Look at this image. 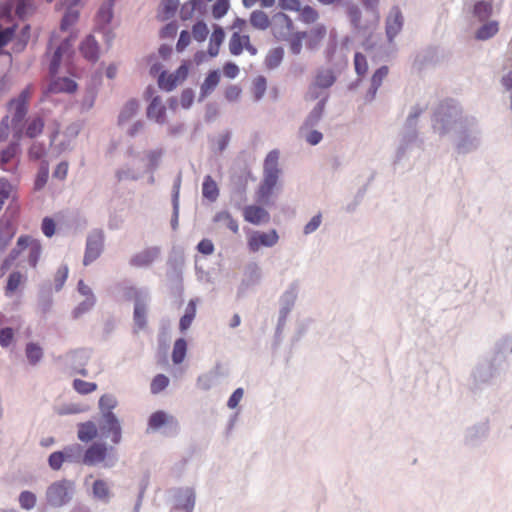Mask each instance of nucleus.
<instances>
[{"label": "nucleus", "mask_w": 512, "mask_h": 512, "mask_svg": "<svg viewBox=\"0 0 512 512\" xmlns=\"http://www.w3.org/2000/svg\"><path fill=\"white\" fill-rule=\"evenodd\" d=\"M208 33H209L208 27L202 21L195 23L192 27V35H193L194 39L199 42L204 41L206 39Z\"/></svg>", "instance_id": "052dcab7"}, {"label": "nucleus", "mask_w": 512, "mask_h": 512, "mask_svg": "<svg viewBox=\"0 0 512 512\" xmlns=\"http://www.w3.org/2000/svg\"><path fill=\"white\" fill-rule=\"evenodd\" d=\"M65 460L72 463H82L83 448L79 444L66 446L63 451Z\"/></svg>", "instance_id": "e433bc0d"}, {"label": "nucleus", "mask_w": 512, "mask_h": 512, "mask_svg": "<svg viewBox=\"0 0 512 512\" xmlns=\"http://www.w3.org/2000/svg\"><path fill=\"white\" fill-rule=\"evenodd\" d=\"M195 504V494L192 490H185L179 496V503L177 505L178 509L184 510L186 512H192Z\"/></svg>", "instance_id": "58836bf2"}, {"label": "nucleus", "mask_w": 512, "mask_h": 512, "mask_svg": "<svg viewBox=\"0 0 512 512\" xmlns=\"http://www.w3.org/2000/svg\"><path fill=\"white\" fill-rule=\"evenodd\" d=\"M281 170L279 168V151H270L263 165V179L256 192L257 200L267 203L277 186Z\"/></svg>", "instance_id": "f03ea898"}, {"label": "nucleus", "mask_w": 512, "mask_h": 512, "mask_svg": "<svg viewBox=\"0 0 512 512\" xmlns=\"http://www.w3.org/2000/svg\"><path fill=\"white\" fill-rule=\"evenodd\" d=\"M299 133L301 137H303L306 142L310 145H317L323 139V135L321 132L317 130H311V128H307L306 131H302V126L300 127Z\"/></svg>", "instance_id": "5fc2aeb1"}, {"label": "nucleus", "mask_w": 512, "mask_h": 512, "mask_svg": "<svg viewBox=\"0 0 512 512\" xmlns=\"http://www.w3.org/2000/svg\"><path fill=\"white\" fill-rule=\"evenodd\" d=\"M100 430L106 438H111L114 444L120 443L122 439V428L120 421L114 413H108L102 417Z\"/></svg>", "instance_id": "0eeeda50"}, {"label": "nucleus", "mask_w": 512, "mask_h": 512, "mask_svg": "<svg viewBox=\"0 0 512 512\" xmlns=\"http://www.w3.org/2000/svg\"><path fill=\"white\" fill-rule=\"evenodd\" d=\"M273 34L278 40H288L294 30V23L290 16L283 12L274 15Z\"/></svg>", "instance_id": "9d476101"}, {"label": "nucleus", "mask_w": 512, "mask_h": 512, "mask_svg": "<svg viewBox=\"0 0 512 512\" xmlns=\"http://www.w3.org/2000/svg\"><path fill=\"white\" fill-rule=\"evenodd\" d=\"M388 74V66H381L373 73L371 77V87L369 88L366 94V98L368 101H372L375 98L378 89L381 87L384 79L388 76Z\"/></svg>", "instance_id": "a211bd4d"}, {"label": "nucleus", "mask_w": 512, "mask_h": 512, "mask_svg": "<svg viewBox=\"0 0 512 512\" xmlns=\"http://www.w3.org/2000/svg\"><path fill=\"white\" fill-rule=\"evenodd\" d=\"M147 118L158 124L166 123V106L162 103V99L156 96L152 99L147 107Z\"/></svg>", "instance_id": "2eb2a0df"}, {"label": "nucleus", "mask_w": 512, "mask_h": 512, "mask_svg": "<svg viewBox=\"0 0 512 512\" xmlns=\"http://www.w3.org/2000/svg\"><path fill=\"white\" fill-rule=\"evenodd\" d=\"M74 483L67 479L53 482L46 491V499L53 507H62L70 502Z\"/></svg>", "instance_id": "39448f33"}, {"label": "nucleus", "mask_w": 512, "mask_h": 512, "mask_svg": "<svg viewBox=\"0 0 512 512\" xmlns=\"http://www.w3.org/2000/svg\"><path fill=\"white\" fill-rule=\"evenodd\" d=\"M225 33L222 27L215 26L210 36L208 53L211 57H215L219 54L220 47L224 41Z\"/></svg>", "instance_id": "b1692460"}, {"label": "nucleus", "mask_w": 512, "mask_h": 512, "mask_svg": "<svg viewBox=\"0 0 512 512\" xmlns=\"http://www.w3.org/2000/svg\"><path fill=\"white\" fill-rule=\"evenodd\" d=\"M179 84H181L176 78H174L173 73L167 74L166 71H162L158 77V86L165 91H172Z\"/></svg>", "instance_id": "ea45409f"}, {"label": "nucleus", "mask_w": 512, "mask_h": 512, "mask_svg": "<svg viewBox=\"0 0 512 512\" xmlns=\"http://www.w3.org/2000/svg\"><path fill=\"white\" fill-rule=\"evenodd\" d=\"M187 351V343L183 338H179L175 341L172 352V360L175 364L183 362Z\"/></svg>", "instance_id": "a19ab883"}, {"label": "nucleus", "mask_w": 512, "mask_h": 512, "mask_svg": "<svg viewBox=\"0 0 512 512\" xmlns=\"http://www.w3.org/2000/svg\"><path fill=\"white\" fill-rule=\"evenodd\" d=\"M79 18V12L75 9L69 8L64 14L60 29L62 32H67L71 26H73Z\"/></svg>", "instance_id": "de8ad7c7"}, {"label": "nucleus", "mask_w": 512, "mask_h": 512, "mask_svg": "<svg viewBox=\"0 0 512 512\" xmlns=\"http://www.w3.org/2000/svg\"><path fill=\"white\" fill-rule=\"evenodd\" d=\"M93 496L101 501L108 502L111 497L110 487L107 481L98 479L92 485Z\"/></svg>", "instance_id": "c756f323"}, {"label": "nucleus", "mask_w": 512, "mask_h": 512, "mask_svg": "<svg viewBox=\"0 0 512 512\" xmlns=\"http://www.w3.org/2000/svg\"><path fill=\"white\" fill-rule=\"evenodd\" d=\"M42 233L51 238L56 232V222L51 217H44L41 223Z\"/></svg>", "instance_id": "338daca9"}, {"label": "nucleus", "mask_w": 512, "mask_h": 512, "mask_svg": "<svg viewBox=\"0 0 512 512\" xmlns=\"http://www.w3.org/2000/svg\"><path fill=\"white\" fill-rule=\"evenodd\" d=\"M104 247V233L101 230L93 231L86 242V249L83 258L85 266L94 262L102 253Z\"/></svg>", "instance_id": "423d86ee"}, {"label": "nucleus", "mask_w": 512, "mask_h": 512, "mask_svg": "<svg viewBox=\"0 0 512 512\" xmlns=\"http://www.w3.org/2000/svg\"><path fill=\"white\" fill-rule=\"evenodd\" d=\"M247 27L246 20L242 18H236L230 26L233 31L228 41V49L231 55L239 56L244 51H247L251 56L258 53L257 48L251 43Z\"/></svg>", "instance_id": "7ed1b4c3"}, {"label": "nucleus", "mask_w": 512, "mask_h": 512, "mask_svg": "<svg viewBox=\"0 0 512 512\" xmlns=\"http://www.w3.org/2000/svg\"><path fill=\"white\" fill-rule=\"evenodd\" d=\"M28 249L27 263L30 267L36 268L42 255L41 242L27 234L20 235L17 239L16 246L7 255L12 261H16L21 253Z\"/></svg>", "instance_id": "20e7f679"}, {"label": "nucleus", "mask_w": 512, "mask_h": 512, "mask_svg": "<svg viewBox=\"0 0 512 512\" xmlns=\"http://www.w3.org/2000/svg\"><path fill=\"white\" fill-rule=\"evenodd\" d=\"M213 221L215 223L223 224L235 234L238 233L239 231L238 222L233 218L231 213H229L228 211H220L216 213L215 216L213 217Z\"/></svg>", "instance_id": "7c9ffc66"}, {"label": "nucleus", "mask_w": 512, "mask_h": 512, "mask_svg": "<svg viewBox=\"0 0 512 512\" xmlns=\"http://www.w3.org/2000/svg\"><path fill=\"white\" fill-rule=\"evenodd\" d=\"M74 40L75 37L69 35L68 37H65L61 44L56 47L49 66V71L52 76L58 72L62 59L70 57Z\"/></svg>", "instance_id": "1a4fd4ad"}, {"label": "nucleus", "mask_w": 512, "mask_h": 512, "mask_svg": "<svg viewBox=\"0 0 512 512\" xmlns=\"http://www.w3.org/2000/svg\"><path fill=\"white\" fill-rule=\"evenodd\" d=\"M492 4L485 1H479L474 6V15L479 21L487 20L492 14Z\"/></svg>", "instance_id": "c03bdc74"}, {"label": "nucleus", "mask_w": 512, "mask_h": 512, "mask_svg": "<svg viewBox=\"0 0 512 512\" xmlns=\"http://www.w3.org/2000/svg\"><path fill=\"white\" fill-rule=\"evenodd\" d=\"M113 17V0L104 2L98 10L96 15V23L100 28H104L110 23Z\"/></svg>", "instance_id": "bb28decb"}, {"label": "nucleus", "mask_w": 512, "mask_h": 512, "mask_svg": "<svg viewBox=\"0 0 512 512\" xmlns=\"http://www.w3.org/2000/svg\"><path fill=\"white\" fill-rule=\"evenodd\" d=\"M298 13L299 20L305 24H312L319 18V13L317 10L309 5H305L303 7L301 6L300 10H298Z\"/></svg>", "instance_id": "37998d69"}, {"label": "nucleus", "mask_w": 512, "mask_h": 512, "mask_svg": "<svg viewBox=\"0 0 512 512\" xmlns=\"http://www.w3.org/2000/svg\"><path fill=\"white\" fill-rule=\"evenodd\" d=\"M32 90V86L28 85L17 98H13L8 102L7 109L9 115H6L0 122V141L7 140L11 131L15 141L21 139L23 133L22 121L28 112Z\"/></svg>", "instance_id": "f257e3e1"}, {"label": "nucleus", "mask_w": 512, "mask_h": 512, "mask_svg": "<svg viewBox=\"0 0 512 512\" xmlns=\"http://www.w3.org/2000/svg\"><path fill=\"white\" fill-rule=\"evenodd\" d=\"M139 108V104L135 99L129 100L124 107L122 108L119 114V124H123L129 121L132 117L135 116Z\"/></svg>", "instance_id": "4c0bfd02"}, {"label": "nucleus", "mask_w": 512, "mask_h": 512, "mask_svg": "<svg viewBox=\"0 0 512 512\" xmlns=\"http://www.w3.org/2000/svg\"><path fill=\"white\" fill-rule=\"evenodd\" d=\"M279 240L276 230L272 229L268 232H253L248 238V248L251 252H257L262 246L272 247Z\"/></svg>", "instance_id": "6e6552de"}, {"label": "nucleus", "mask_w": 512, "mask_h": 512, "mask_svg": "<svg viewBox=\"0 0 512 512\" xmlns=\"http://www.w3.org/2000/svg\"><path fill=\"white\" fill-rule=\"evenodd\" d=\"M229 8V0H217L212 6V15L215 19H220L228 12Z\"/></svg>", "instance_id": "bf43d9fd"}, {"label": "nucleus", "mask_w": 512, "mask_h": 512, "mask_svg": "<svg viewBox=\"0 0 512 512\" xmlns=\"http://www.w3.org/2000/svg\"><path fill=\"white\" fill-rule=\"evenodd\" d=\"M347 16L351 25L357 30H365L373 25L371 24V21L369 23L363 22L362 11L357 5H351L348 7Z\"/></svg>", "instance_id": "393cba45"}, {"label": "nucleus", "mask_w": 512, "mask_h": 512, "mask_svg": "<svg viewBox=\"0 0 512 512\" xmlns=\"http://www.w3.org/2000/svg\"><path fill=\"white\" fill-rule=\"evenodd\" d=\"M108 447L104 443H93L83 454L82 464L94 466L104 462L108 455Z\"/></svg>", "instance_id": "9b49d317"}, {"label": "nucleus", "mask_w": 512, "mask_h": 512, "mask_svg": "<svg viewBox=\"0 0 512 512\" xmlns=\"http://www.w3.org/2000/svg\"><path fill=\"white\" fill-rule=\"evenodd\" d=\"M219 81H220V75H219L218 71H211L207 75V77L205 78V80L201 86V90H202L203 94H208L212 90H214L215 87L219 84Z\"/></svg>", "instance_id": "8fccbe9b"}, {"label": "nucleus", "mask_w": 512, "mask_h": 512, "mask_svg": "<svg viewBox=\"0 0 512 512\" xmlns=\"http://www.w3.org/2000/svg\"><path fill=\"white\" fill-rule=\"evenodd\" d=\"M158 255V248H148L134 255L130 260V264L135 267L148 266L154 262Z\"/></svg>", "instance_id": "6ab92c4d"}, {"label": "nucleus", "mask_w": 512, "mask_h": 512, "mask_svg": "<svg viewBox=\"0 0 512 512\" xmlns=\"http://www.w3.org/2000/svg\"><path fill=\"white\" fill-rule=\"evenodd\" d=\"M202 195L211 202L216 201L219 196L218 185L210 175H207L204 178L202 184Z\"/></svg>", "instance_id": "c85d7f7f"}, {"label": "nucleus", "mask_w": 512, "mask_h": 512, "mask_svg": "<svg viewBox=\"0 0 512 512\" xmlns=\"http://www.w3.org/2000/svg\"><path fill=\"white\" fill-rule=\"evenodd\" d=\"M403 26V16L398 7H393L386 19V34L389 41L401 31Z\"/></svg>", "instance_id": "4468645a"}, {"label": "nucleus", "mask_w": 512, "mask_h": 512, "mask_svg": "<svg viewBox=\"0 0 512 512\" xmlns=\"http://www.w3.org/2000/svg\"><path fill=\"white\" fill-rule=\"evenodd\" d=\"M284 56V50L281 47L271 49L265 59L266 66L270 69L277 67Z\"/></svg>", "instance_id": "a18cd8bd"}, {"label": "nucleus", "mask_w": 512, "mask_h": 512, "mask_svg": "<svg viewBox=\"0 0 512 512\" xmlns=\"http://www.w3.org/2000/svg\"><path fill=\"white\" fill-rule=\"evenodd\" d=\"M243 218L253 225L266 224L270 221L269 212L258 205H248L243 209Z\"/></svg>", "instance_id": "f8f14e48"}, {"label": "nucleus", "mask_w": 512, "mask_h": 512, "mask_svg": "<svg viewBox=\"0 0 512 512\" xmlns=\"http://www.w3.org/2000/svg\"><path fill=\"white\" fill-rule=\"evenodd\" d=\"M169 384V379L164 374L156 375L150 385L152 394H158L163 391Z\"/></svg>", "instance_id": "864d4df0"}, {"label": "nucleus", "mask_w": 512, "mask_h": 512, "mask_svg": "<svg viewBox=\"0 0 512 512\" xmlns=\"http://www.w3.org/2000/svg\"><path fill=\"white\" fill-rule=\"evenodd\" d=\"M19 504L21 508L30 510L36 505V496L30 491H23L19 495Z\"/></svg>", "instance_id": "13d9d810"}, {"label": "nucleus", "mask_w": 512, "mask_h": 512, "mask_svg": "<svg viewBox=\"0 0 512 512\" xmlns=\"http://www.w3.org/2000/svg\"><path fill=\"white\" fill-rule=\"evenodd\" d=\"M26 281V277L20 271H13L9 274L7 284L5 286V295L11 296Z\"/></svg>", "instance_id": "cd10ccee"}, {"label": "nucleus", "mask_w": 512, "mask_h": 512, "mask_svg": "<svg viewBox=\"0 0 512 512\" xmlns=\"http://www.w3.org/2000/svg\"><path fill=\"white\" fill-rule=\"evenodd\" d=\"M325 106V100H321L315 108L311 111L307 119L302 125V131H306L307 128L314 126L321 118Z\"/></svg>", "instance_id": "f704fd0d"}, {"label": "nucleus", "mask_w": 512, "mask_h": 512, "mask_svg": "<svg viewBox=\"0 0 512 512\" xmlns=\"http://www.w3.org/2000/svg\"><path fill=\"white\" fill-rule=\"evenodd\" d=\"M278 6L284 11L298 12L302 5L300 0H278Z\"/></svg>", "instance_id": "774afa93"}, {"label": "nucleus", "mask_w": 512, "mask_h": 512, "mask_svg": "<svg viewBox=\"0 0 512 512\" xmlns=\"http://www.w3.org/2000/svg\"><path fill=\"white\" fill-rule=\"evenodd\" d=\"M499 31V24L497 21H490L483 24L475 34L477 40H488L496 35Z\"/></svg>", "instance_id": "2f4dec72"}, {"label": "nucleus", "mask_w": 512, "mask_h": 512, "mask_svg": "<svg viewBox=\"0 0 512 512\" xmlns=\"http://www.w3.org/2000/svg\"><path fill=\"white\" fill-rule=\"evenodd\" d=\"M16 234V227L9 219H0V252L6 250Z\"/></svg>", "instance_id": "f3484780"}, {"label": "nucleus", "mask_w": 512, "mask_h": 512, "mask_svg": "<svg viewBox=\"0 0 512 512\" xmlns=\"http://www.w3.org/2000/svg\"><path fill=\"white\" fill-rule=\"evenodd\" d=\"M354 67L355 72L359 77H364L368 71V62L366 57L360 53L356 52L354 55Z\"/></svg>", "instance_id": "603ef678"}, {"label": "nucleus", "mask_w": 512, "mask_h": 512, "mask_svg": "<svg viewBox=\"0 0 512 512\" xmlns=\"http://www.w3.org/2000/svg\"><path fill=\"white\" fill-rule=\"evenodd\" d=\"M133 319L138 329H144L147 325V308L145 303L138 300L134 306Z\"/></svg>", "instance_id": "473e14b6"}, {"label": "nucleus", "mask_w": 512, "mask_h": 512, "mask_svg": "<svg viewBox=\"0 0 512 512\" xmlns=\"http://www.w3.org/2000/svg\"><path fill=\"white\" fill-rule=\"evenodd\" d=\"M77 89V84L74 80L68 78V77H62V78H55L53 79L48 88V93H73Z\"/></svg>", "instance_id": "dca6fc26"}, {"label": "nucleus", "mask_w": 512, "mask_h": 512, "mask_svg": "<svg viewBox=\"0 0 512 512\" xmlns=\"http://www.w3.org/2000/svg\"><path fill=\"white\" fill-rule=\"evenodd\" d=\"M95 304V297H87L82 303H80L73 311L74 318L80 317L83 313L90 310Z\"/></svg>", "instance_id": "69168bd1"}, {"label": "nucleus", "mask_w": 512, "mask_h": 512, "mask_svg": "<svg viewBox=\"0 0 512 512\" xmlns=\"http://www.w3.org/2000/svg\"><path fill=\"white\" fill-rule=\"evenodd\" d=\"M290 36V50L293 54H299L302 49V41L306 38V32H295L292 33Z\"/></svg>", "instance_id": "6e6d98bb"}, {"label": "nucleus", "mask_w": 512, "mask_h": 512, "mask_svg": "<svg viewBox=\"0 0 512 512\" xmlns=\"http://www.w3.org/2000/svg\"><path fill=\"white\" fill-rule=\"evenodd\" d=\"M82 56L88 61L95 62L99 56V47L97 41L92 35H88L80 45Z\"/></svg>", "instance_id": "aec40b11"}, {"label": "nucleus", "mask_w": 512, "mask_h": 512, "mask_svg": "<svg viewBox=\"0 0 512 512\" xmlns=\"http://www.w3.org/2000/svg\"><path fill=\"white\" fill-rule=\"evenodd\" d=\"M73 388L82 395L90 394L97 389V384L94 382H87L81 379L73 381Z\"/></svg>", "instance_id": "3c124183"}, {"label": "nucleus", "mask_w": 512, "mask_h": 512, "mask_svg": "<svg viewBox=\"0 0 512 512\" xmlns=\"http://www.w3.org/2000/svg\"><path fill=\"white\" fill-rule=\"evenodd\" d=\"M168 420V416L163 411L153 413L149 418V427L152 429H159Z\"/></svg>", "instance_id": "680f3d73"}, {"label": "nucleus", "mask_w": 512, "mask_h": 512, "mask_svg": "<svg viewBox=\"0 0 512 512\" xmlns=\"http://www.w3.org/2000/svg\"><path fill=\"white\" fill-rule=\"evenodd\" d=\"M42 348L34 343H29L26 346V356L31 364H36L42 358Z\"/></svg>", "instance_id": "4d7b16f0"}, {"label": "nucleus", "mask_w": 512, "mask_h": 512, "mask_svg": "<svg viewBox=\"0 0 512 512\" xmlns=\"http://www.w3.org/2000/svg\"><path fill=\"white\" fill-rule=\"evenodd\" d=\"M68 272H69V269L66 265H62L56 271L55 277H54V284H55V289L57 291L61 290L62 287L64 286V283L66 282L67 277H68Z\"/></svg>", "instance_id": "e2e57ef3"}, {"label": "nucleus", "mask_w": 512, "mask_h": 512, "mask_svg": "<svg viewBox=\"0 0 512 512\" xmlns=\"http://www.w3.org/2000/svg\"><path fill=\"white\" fill-rule=\"evenodd\" d=\"M327 34L325 25L318 24L306 32V46L309 49L317 48L320 43L324 40Z\"/></svg>", "instance_id": "412c9836"}, {"label": "nucleus", "mask_w": 512, "mask_h": 512, "mask_svg": "<svg viewBox=\"0 0 512 512\" xmlns=\"http://www.w3.org/2000/svg\"><path fill=\"white\" fill-rule=\"evenodd\" d=\"M43 128H44L43 119L40 117L33 118L28 123V126L26 128V135L29 138H35L42 133Z\"/></svg>", "instance_id": "09e8293b"}, {"label": "nucleus", "mask_w": 512, "mask_h": 512, "mask_svg": "<svg viewBox=\"0 0 512 512\" xmlns=\"http://www.w3.org/2000/svg\"><path fill=\"white\" fill-rule=\"evenodd\" d=\"M325 106V100H321L315 108L311 111L307 119L302 125V131H306L307 128L314 126L321 118Z\"/></svg>", "instance_id": "c9c22d12"}, {"label": "nucleus", "mask_w": 512, "mask_h": 512, "mask_svg": "<svg viewBox=\"0 0 512 512\" xmlns=\"http://www.w3.org/2000/svg\"><path fill=\"white\" fill-rule=\"evenodd\" d=\"M117 406L116 398L111 394H104L99 399V408L102 413V417L105 414L113 413V409Z\"/></svg>", "instance_id": "49530a36"}, {"label": "nucleus", "mask_w": 512, "mask_h": 512, "mask_svg": "<svg viewBox=\"0 0 512 512\" xmlns=\"http://www.w3.org/2000/svg\"><path fill=\"white\" fill-rule=\"evenodd\" d=\"M18 152V141L10 143L5 149L0 151V166L3 170H10L9 165L15 161Z\"/></svg>", "instance_id": "4be33fe9"}, {"label": "nucleus", "mask_w": 512, "mask_h": 512, "mask_svg": "<svg viewBox=\"0 0 512 512\" xmlns=\"http://www.w3.org/2000/svg\"><path fill=\"white\" fill-rule=\"evenodd\" d=\"M65 460V454L62 451H56L50 454L48 458L49 466L52 470H60Z\"/></svg>", "instance_id": "0e129e2a"}, {"label": "nucleus", "mask_w": 512, "mask_h": 512, "mask_svg": "<svg viewBox=\"0 0 512 512\" xmlns=\"http://www.w3.org/2000/svg\"><path fill=\"white\" fill-rule=\"evenodd\" d=\"M336 81L334 71L332 69H319L315 75L313 84L310 87L311 99H316L318 95L314 92L316 88L327 89Z\"/></svg>", "instance_id": "ddd939ff"}, {"label": "nucleus", "mask_w": 512, "mask_h": 512, "mask_svg": "<svg viewBox=\"0 0 512 512\" xmlns=\"http://www.w3.org/2000/svg\"><path fill=\"white\" fill-rule=\"evenodd\" d=\"M17 198V188L8 180L0 178V211L7 200L11 199V201L14 202Z\"/></svg>", "instance_id": "5701e85b"}, {"label": "nucleus", "mask_w": 512, "mask_h": 512, "mask_svg": "<svg viewBox=\"0 0 512 512\" xmlns=\"http://www.w3.org/2000/svg\"><path fill=\"white\" fill-rule=\"evenodd\" d=\"M250 24L259 30H266L270 25L268 15L262 10H255L250 15Z\"/></svg>", "instance_id": "72a5a7b5"}, {"label": "nucleus", "mask_w": 512, "mask_h": 512, "mask_svg": "<svg viewBox=\"0 0 512 512\" xmlns=\"http://www.w3.org/2000/svg\"><path fill=\"white\" fill-rule=\"evenodd\" d=\"M363 8L371 14V24H377L380 19V0H360Z\"/></svg>", "instance_id": "79ce46f5"}, {"label": "nucleus", "mask_w": 512, "mask_h": 512, "mask_svg": "<svg viewBox=\"0 0 512 512\" xmlns=\"http://www.w3.org/2000/svg\"><path fill=\"white\" fill-rule=\"evenodd\" d=\"M98 435V428L92 421L80 423L78 425V439L82 442H89L96 438Z\"/></svg>", "instance_id": "a878e982"}]
</instances>
